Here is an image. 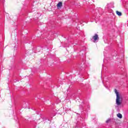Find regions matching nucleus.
Returning <instances> with one entry per match:
<instances>
[{
	"instance_id": "10",
	"label": "nucleus",
	"mask_w": 128,
	"mask_h": 128,
	"mask_svg": "<svg viewBox=\"0 0 128 128\" xmlns=\"http://www.w3.org/2000/svg\"><path fill=\"white\" fill-rule=\"evenodd\" d=\"M37 116H38V115H37Z\"/></svg>"
},
{
	"instance_id": "8",
	"label": "nucleus",
	"mask_w": 128,
	"mask_h": 128,
	"mask_svg": "<svg viewBox=\"0 0 128 128\" xmlns=\"http://www.w3.org/2000/svg\"><path fill=\"white\" fill-rule=\"evenodd\" d=\"M40 116H42V114H40Z\"/></svg>"
},
{
	"instance_id": "7",
	"label": "nucleus",
	"mask_w": 128,
	"mask_h": 128,
	"mask_svg": "<svg viewBox=\"0 0 128 128\" xmlns=\"http://www.w3.org/2000/svg\"><path fill=\"white\" fill-rule=\"evenodd\" d=\"M44 120H46V118H44Z\"/></svg>"
},
{
	"instance_id": "9",
	"label": "nucleus",
	"mask_w": 128,
	"mask_h": 128,
	"mask_svg": "<svg viewBox=\"0 0 128 128\" xmlns=\"http://www.w3.org/2000/svg\"><path fill=\"white\" fill-rule=\"evenodd\" d=\"M66 112H68V110H66Z\"/></svg>"
},
{
	"instance_id": "3",
	"label": "nucleus",
	"mask_w": 128,
	"mask_h": 128,
	"mask_svg": "<svg viewBox=\"0 0 128 128\" xmlns=\"http://www.w3.org/2000/svg\"><path fill=\"white\" fill-rule=\"evenodd\" d=\"M57 6L58 8H60L62 6V2H59L57 4Z\"/></svg>"
},
{
	"instance_id": "4",
	"label": "nucleus",
	"mask_w": 128,
	"mask_h": 128,
	"mask_svg": "<svg viewBox=\"0 0 128 128\" xmlns=\"http://www.w3.org/2000/svg\"><path fill=\"white\" fill-rule=\"evenodd\" d=\"M116 116L119 118H122V115L121 114L118 113L117 114Z\"/></svg>"
},
{
	"instance_id": "5",
	"label": "nucleus",
	"mask_w": 128,
	"mask_h": 128,
	"mask_svg": "<svg viewBox=\"0 0 128 128\" xmlns=\"http://www.w3.org/2000/svg\"><path fill=\"white\" fill-rule=\"evenodd\" d=\"M116 14L118 16H122V12H120L118 11H116Z\"/></svg>"
},
{
	"instance_id": "2",
	"label": "nucleus",
	"mask_w": 128,
	"mask_h": 128,
	"mask_svg": "<svg viewBox=\"0 0 128 128\" xmlns=\"http://www.w3.org/2000/svg\"><path fill=\"white\" fill-rule=\"evenodd\" d=\"M98 40H100V38H98V35L96 34L92 36L91 40L93 42H98Z\"/></svg>"
},
{
	"instance_id": "6",
	"label": "nucleus",
	"mask_w": 128,
	"mask_h": 128,
	"mask_svg": "<svg viewBox=\"0 0 128 128\" xmlns=\"http://www.w3.org/2000/svg\"><path fill=\"white\" fill-rule=\"evenodd\" d=\"M110 122V119H108L107 120H106V123L108 124V122Z\"/></svg>"
},
{
	"instance_id": "11",
	"label": "nucleus",
	"mask_w": 128,
	"mask_h": 128,
	"mask_svg": "<svg viewBox=\"0 0 128 128\" xmlns=\"http://www.w3.org/2000/svg\"><path fill=\"white\" fill-rule=\"evenodd\" d=\"M36 120H38V119L37 118Z\"/></svg>"
},
{
	"instance_id": "1",
	"label": "nucleus",
	"mask_w": 128,
	"mask_h": 128,
	"mask_svg": "<svg viewBox=\"0 0 128 128\" xmlns=\"http://www.w3.org/2000/svg\"><path fill=\"white\" fill-rule=\"evenodd\" d=\"M114 92L115 94H116V104L117 106H120V104H122V98L120 95V93H118L116 89H114Z\"/></svg>"
}]
</instances>
